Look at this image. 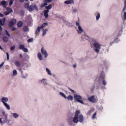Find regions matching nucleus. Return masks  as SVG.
Segmentation results:
<instances>
[{
    "label": "nucleus",
    "mask_w": 126,
    "mask_h": 126,
    "mask_svg": "<svg viewBox=\"0 0 126 126\" xmlns=\"http://www.w3.org/2000/svg\"><path fill=\"white\" fill-rule=\"evenodd\" d=\"M91 45L95 52L97 53H99V50L101 49V45L95 40H93Z\"/></svg>",
    "instance_id": "1"
},
{
    "label": "nucleus",
    "mask_w": 126,
    "mask_h": 126,
    "mask_svg": "<svg viewBox=\"0 0 126 126\" xmlns=\"http://www.w3.org/2000/svg\"><path fill=\"white\" fill-rule=\"evenodd\" d=\"M41 52L43 55H44L45 58H47L48 55V54L46 50L44 49L43 47H42L41 49Z\"/></svg>",
    "instance_id": "2"
},
{
    "label": "nucleus",
    "mask_w": 126,
    "mask_h": 126,
    "mask_svg": "<svg viewBox=\"0 0 126 126\" xmlns=\"http://www.w3.org/2000/svg\"><path fill=\"white\" fill-rule=\"evenodd\" d=\"M88 100L90 102L95 103L96 102V101L95 98H94V96L93 95L89 97L88 99Z\"/></svg>",
    "instance_id": "3"
},
{
    "label": "nucleus",
    "mask_w": 126,
    "mask_h": 126,
    "mask_svg": "<svg viewBox=\"0 0 126 126\" xmlns=\"http://www.w3.org/2000/svg\"><path fill=\"white\" fill-rule=\"evenodd\" d=\"M19 48L20 49L22 50L25 52H28V49L24 47L23 45H20L19 46Z\"/></svg>",
    "instance_id": "4"
},
{
    "label": "nucleus",
    "mask_w": 126,
    "mask_h": 126,
    "mask_svg": "<svg viewBox=\"0 0 126 126\" xmlns=\"http://www.w3.org/2000/svg\"><path fill=\"white\" fill-rule=\"evenodd\" d=\"M32 21V17L30 15L28 16L27 22L28 25L29 26L31 25Z\"/></svg>",
    "instance_id": "5"
},
{
    "label": "nucleus",
    "mask_w": 126,
    "mask_h": 126,
    "mask_svg": "<svg viewBox=\"0 0 126 126\" xmlns=\"http://www.w3.org/2000/svg\"><path fill=\"white\" fill-rule=\"evenodd\" d=\"M16 22V19L13 18L11 20L9 24V26L10 27H12L15 24Z\"/></svg>",
    "instance_id": "6"
},
{
    "label": "nucleus",
    "mask_w": 126,
    "mask_h": 126,
    "mask_svg": "<svg viewBox=\"0 0 126 126\" xmlns=\"http://www.w3.org/2000/svg\"><path fill=\"white\" fill-rule=\"evenodd\" d=\"M46 79H43L39 80L40 82L43 83L45 86H50V85L48 84L46 81Z\"/></svg>",
    "instance_id": "7"
},
{
    "label": "nucleus",
    "mask_w": 126,
    "mask_h": 126,
    "mask_svg": "<svg viewBox=\"0 0 126 126\" xmlns=\"http://www.w3.org/2000/svg\"><path fill=\"white\" fill-rule=\"evenodd\" d=\"M74 98L75 101H77V100L81 99L82 98L81 96L76 94H74Z\"/></svg>",
    "instance_id": "8"
},
{
    "label": "nucleus",
    "mask_w": 126,
    "mask_h": 126,
    "mask_svg": "<svg viewBox=\"0 0 126 126\" xmlns=\"http://www.w3.org/2000/svg\"><path fill=\"white\" fill-rule=\"evenodd\" d=\"M122 32V31H119V33H121ZM120 35H121L120 34H119V33L118 35L117 38L114 40V42H112L110 43V46H111L113 44V43L114 42L115 43H118V41H119L118 40V37L119 36H120Z\"/></svg>",
    "instance_id": "9"
},
{
    "label": "nucleus",
    "mask_w": 126,
    "mask_h": 126,
    "mask_svg": "<svg viewBox=\"0 0 126 126\" xmlns=\"http://www.w3.org/2000/svg\"><path fill=\"white\" fill-rule=\"evenodd\" d=\"M3 121L4 123H6L7 125H9L10 120L8 119V118H3Z\"/></svg>",
    "instance_id": "10"
},
{
    "label": "nucleus",
    "mask_w": 126,
    "mask_h": 126,
    "mask_svg": "<svg viewBox=\"0 0 126 126\" xmlns=\"http://www.w3.org/2000/svg\"><path fill=\"white\" fill-rule=\"evenodd\" d=\"M8 98L6 97H3L1 99V101L3 104L7 103L6 102L8 101Z\"/></svg>",
    "instance_id": "11"
},
{
    "label": "nucleus",
    "mask_w": 126,
    "mask_h": 126,
    "mask_svg": "<svg viewBox=\"0 0 126 126\" xmlns=\"http://www.w3.org/2000/svg\"><path fill=\"white\" fill-rule=\"evenodd\" d=\"M78 29L77 30L78 33V34H81L83 32V30L81 26L78 27Z\"/></svg>",
    "instance_id": "12"
},
{
    "label": "nucleus",
    "mask_w": 126,
    "mask_h": 126,
    "mask_svg": "<svg viewBox=\"0 0 126 126\" xmlns=\"http://www.w3.org/2000/svg\"><path fill=\"white\" fill-rule=\"evenodd\" d=\"M105 78V74L102 72L100 74V77L99 78V79L100 80H103Z\"/></svg>",
    "instance_id": "13"
},
{
    "label": "nucleus",
    "mask_w": 126,
    "mask_h": 126,
    "mask_svg": "<svg viewBox=\"0 0 126 126\" xmlns=\"http://www.w3.org/2000/svg\"><path fill=\"white\" fill-rule=\"evenodd\" d=\"M64 2L66 4H73L74 3V1L73 0H66L64 1Z\"/></svg>",
    "instance_id": "14"
},
{
    "label": "nucleus",
    "mask_w": 126,
    "mask_h": 126,
    "mask_svg": "<svg viewBox=\"0 0 126 126\" xmlns=\"http://www.w3.org/2000/svg\"><path fill=\"white\" fill-rule=\"evenodd\" d=\"M1 113L3 116L4 117L3 118H8V113L6 112L3 110H2Z\"/></svg>",
    "instance_id": "15"
},
{
    "label": "nucleus",
    "mask_w": 126,
    "mask_h": 126,
    "mask_svg": "<svg viewBox=\"0 0 126 126\" xmlns=\"http://www.w3.org/2000/svg\"><path fill=\"white\" fill-rule=\"evenodd\" d=\"M79 121L80 123H82L83 121V117L82 115L80 114L79 116Z\"/></svg>",
    "instance_id": "16"
},
{
    "label": "nucleus",
    "mask_w": 126,
    "mask_h": 126,
    "mask_svg": "<svg viewBox=\"0 0 126 126\" xmlns=\"http://www.w3.org/2000/svg\"><path fill=\"white\" fill-rule=\"evenodd\" d=\"M48 0H45L44 3L41 5V7H43L48 5V3H49Z\"/></svg>",
    "instance_id": "17"
},
{
    "label": "nucleus",
    "mask_w": 126,
    "mask_h": 126,
    "mask_svg": "<svg viewBox=\"0 0 126 126\" xmlns=\"http://www.w3.org/2000/svg\"><path fill=\"white\" fill-rule=\"evenodd\" d=\"M27 9L29 11L31 12L34 10V8L33 6L29 5L28 6Z\"/></svg>",
    "instance_id": "18"
},
{
    "label": "nucleus",
    "mask_w": 126,
    "mask_h": 126,
    "mask_svg": "<svg viewBox=\"0 0 126 126\" xmlns=\"http://www.w3.org/2000/svg\"><path fill=\"white\" fill-rule=\"evenodd\" d=\"M64 23H65L66 25L68 27H71L73 26V25L72 23H70L66 20L65 21Z\"/></svg>",
    "instance_id": "19"
},
{
    "label": "nucleus",
    "mask_w": 126,
    "mask_h": 126,
    "mask_svg": "<svg viewBox=\"0 0 126 126\" xmlns=\"http://www.w3.org/2000/svg\"><path fill=\"white\" fill-rule=\"evenodd\" d=\"M45 7L46 9L45 10L49 12V10L52 7V5L51 4H50L48 6H46Z\"/></svg>",
    "instance_id": "20"
},
{
    "label": "nucleus",
    "mask_w": 126,
    "mask_h": 126,
    "mask_svg": "<svg viewBox=\"0 0 126 126\" xmlns=\"http://www.w3.org/2000/svg\"><path fill=\"white\" fill-rule=\"evenodd\" d=\"M37 56L39 60L41 61L43 60L42 55L39 52L37 54Z\"/></svg>",
    "instance_id": "21"
},
{
    "label": "nucleus",
    "mask_w": 126,
    "mask_h": 126,
    "mask_svg": "<svg viewBox=\"0 0 126 126\" xmlns=\"http://www.w3.org/2000/svg\"><path fill=\"white\" fill-rule=\"evenodd\" d=\"M1 4L4 8H6L7 6L5 0H3L1 2Z\"/></svg>",
    "instance_id": "22"
},
{
    "label": "nucleus",
    "mask_w": 126,
    "mask_h": 126,
    "mask_svg": "<svg viewBox=\"0 0 126 126\" xmlns=\"http://www.w3.org/2000/svg\"><path fill=\"white\" fill-rule=\"evenodd\" d=\"M73 120L74 123H77L79 121L78 117L75 116L73 118Z\"/></svg>",
    "instance_id": "23"
},
{
    "label": "nucleus",
    "mask_w": 126,
    "mask_h": 126,
    "mask_svg": "<svg viewBox=\"0 0 126 126\" xmlns=\"http://www.w3.org/2000/svg\"><path fill=\"white\" fill-rule=\"evenodd\" d=\"M23 31L24 32H26L29 31V29L27 26H25L23 27Z\"/></svg>",
    "instance_id": "24"
},
{
    "label": "nucleus",
    "mask_w": 126,
    "mask_h": 126,
    "mask_svg": "<svg viewBox=\"0 0 126 126\" xmlns=\"http://www.w3.org/2000/svg\"><path fill=\"white\" fill-rule=\"evenodd\" d=\"M49 12L48 11L46 10H45L44 11V16L45 17L47 18L48 17V13Z\"/></svg>",
    "instance_id": "25"
},
{
    "label": "nucleus",
    "mask_w": 126,
    "mask_h": 126,
    "mask_svg": "<svg viewBox=\"0 0 126 126\" xmlns=\"http://www.w3.org/2000/svg\"><path fill=\"white\" fill-rule=\"evenodd\" d=\"M3 41L5 43L7 42L8 40V38L6 36H4L3 38Z\"/></svg>",
    "instance_id": "26"
},
{
    "label": "nucleus",
    "mask_w": 126,
    "mask_h": 126,
    "mask_svg": "<svg viewBox=\"0 0 126 126\" xmlns=\"http://www.w3.org/2000/svg\"><path fill=\"white\" fill-rule=\"evenodd\" d=\"M12 114L13 117L15 119L17 118L19 116V115L16 113H13Z\"/></svg>",
    "instance_id": "27"
},
{
    "label": "nucleus",
    "mask_w": 126,
    "mask_h": 126,
    "mask_svg": "<svg viewBox=\"0 0 126 126\" xmlns=\"http://www.w3.org/2000/svg\"><path fill=\"white\" fill-rule=\"evenodd\" d=\"M67 99L68 100L72 101L73 99V96L70 95H68L67 97Z\"/></svg>",
    "instance_id": "28"
},
{
    "label": "nucleus",
    "mask_w": 126,
    "mask_h": 126,
    "mask_svg": "<svg viewBox=\"0 0 126 126\" xmlns=\"http://www.w3.org/2000/svg\"><path fill=\"white\" fill-rule=\"evenodd\" d=\"M23 23L21 21H19L17 23V25L18 27H20L22 26Z\"/></svg>",
    "instance_id": "29"
},
{
    "label": "nucleus",
    "mask_w": 126,
    "mask_h": 126,
    "mask_svg": "<svg viewBox=\"0 0 126 126\" xmlns=\"http://www.w3.org/2000/svg\"><path fill=\"white\" fill-rule=\"evenodd\" d=\"M88 37L86 35H84L81 37V40L84 41L85 39H88Z\"/></svg>",
    "instance_id": "30"
},
{
    "label": "nucleus",
    "mask_w": 126,
    "mask_h": 126,
    "mask_svg": "<svg viewBox=\"0 0 126 126\" xmlns=\"http://www.w3.org/2000/svg\"><path fill=\"white\" fill-rule=\"evenodd\" d=\"M46 71L47 73L50 76H51L52 75V74L51 73L50 71L49 70V69L48 68H47L46 69Z\"/></svg>",
    "instance_id": "31"
},
{
    "label": "nucleus",
    "mask_w": 126,
    "mask_h": 126,
    "mask_svg": "<svg viewBox=\"0 0 126 126\" xmlns=\"http://www.w3.org/2000/svg\"><path fill=\"white\" fill-rule=\"evenodd\" d=\"M21 73L22 74V77L23 78H26L28 76V74L27 73L25 74V75H24L23 74V72L22 71L21 72Z\"/></svg>",
    "instance_id": "32"
},
{
    "label": "nucleus",
    "mask_w": 126,
    "mask_h": 126,
    "mask_svg": "<svg viewBox=\"0 0 126 126\" xmlns=\"http://www.w3.org/2000/svg\"><path fill=\"white\" fill-rule=\"evenodd\" d=\"M59 94L64 98L66 99L67 97H66L65 94L61 92H60L59 93Z\"/></svg>",
    "instance_id": "33"
},
{
    "label": "nucleus",
    "mask_w": 126,
    "mask_h": 126,
    "mask_svg": "<svg viewBox=\"0 0 126 126\" xmlns=\"http://www.w3.org/2000/svg\"><path fill=\"white\" fill-rule=\"evenodd\" d=\"M126 9V0H124V6L123 9V12H124Z\"/></svg>",
    "instance_id": "34"
},
{
    "label": "nucleus",
    "mask_w": 126,
    "mask_h": 126,
    "mask_svg": "<svg viewBox=\"0 0 126 126\" xmlns=\"http://www.w3.org/2000/svg\"><path fill=\"white\" fill-rule=\"evenodd\" d=\"M80 113V111L78 110H77L76 111L75 113V116L78 117L79 116V115Z\"/></svg>",
    "instance_id": "35"
},
{
    "label": "nucleus",
    "mask_w": 126,
    "mask_h": 126,
    "mask_svg": "<svg viewBox=\"0 0 126 126\" xmlns=\"http://www.w3.org/2000/svg\"><path fill=\"white\" fill-rule=\"evenodd\" d=\"M48 31V30L46 29L43 31V32L42 36H45L46 33V32Z\"/></svg>",
    "instance_id": "36"
},
{
    "label": "nucleus",
    "mask_w": 126,
    "mask_h": 126,
    "mask_svg": "<svg viewBox=\"0 0 126 126\" xmlns=\"http://www.w3.org/2000/svg\"><path fill=\"white\" fill-rule=\"evenodd\" d=\"M4 105L8 110H9L10 109V106L8 105L7 103L4 104Z\"/></svg>",
    "instance_id": "37"
},
{
    "label": "nucleus",
    "mask_w": 126,
    "mask_h": 126,
    "mask_svg": "<svg viewBox=\"0 0 126 126\" xmlns=\"http://www.w3.org/2000/svg\"><path fill=\"white\" fill-rule=\"evenodd\" d=\"M41 29L40 28V27H38L36 31H35V33L36 34H37L38 33H39L40 32V31Z\"/></svg>",
    "instance_id": "38"
},
{
    "label": "nucleus",
    "mask_w": 126,
    "mask_h": 126,
    "mask_svg": "<svg viewBox=\"0 0 126 126\" xmlns=\"http://www.w3.org/2000/svg\"><path fill=\"white\" fill-rule=\"evenodd\" d=\"M6 8L7 10L9 12H13V11L11 8H10L8 7H6Z\"/></svg>",
    "instance_id": "39"
},
{
    "label": "nucleus",
    "mask_w": 126,
    "mask_h": 126,
    "mask_svg": "<svg viewBox=\"0 0 126 126\" xmlns=\"http://www.w3.org/2000/svg\"><path fill=\"white\" fill-rule=\"evenodd\" d=\"M17 72L16 70H14L13 71V75L14 76H16L17 75Z\"/></svg>",
    "instance_id": "40"
},
{
    "label": "nucleus",
    "mask_w": 126,
    "mask_h": 126,
    "mask_svg": "<svg viewBox=\"0 0 126 126\" xmlns=\"http://www.w3.org/2000/svg\"><path fill=\"white\" fill-rule=\"evenodd\" d=\"M122 19L123 20H126V12H124L123 16L122 18Z\"/></svg>",
    "instance_id": "41"
},
{
    "label": "nucleus",
    "mask_w": 126,
    "mask_h": 126,
    "mask_svg": "<svg viewBox=\"0 0 126 126\" xmlns=\"http://www.w3.org/2000/svg\"><path fill=\"white\" fill-rule=\"evenodd\" d=\"M15 65L17 66H19L20 65V62L18 61H16L15 63Z\"/></svg>",
    "instance_id": "42"
},
{
    "label": "nucleus",
    "mask_w": 126,
    "mask_h": 126,
    "mask_svg": "<svg viewBox=\"0 0 126 126\" xmlns=\"http://www.w3.org/2000/svg\"><path fill=\"white\" fill-rule=\"evenodd\" d=\"M15 45L11 46L10 47V49L11 51H13L15 50Z\"/></svg>",
    "instance_id": "43"
},
{
    "label": "nucleus",
    "mask_w": 126,
    "mask_h": 126,
    "mask_svg": "<svg viewBox=\"0 0 126 126\" xmlns=\"http://www.w3.org/2000/svg\"><path fill=\"white\" fill-rule=\"evenodd\" d=\"M100 14L98 13L96 17V19L97 20H98L99 18L100 17Z\"/></svg>",
    "instance_id": "44"
},
{
    "label": "nucleus",
    "mask_w": 126,
    "mask_h": 126,
    "mask_svg": "<svg viewBox=\"0 0 126 126\" xmlns=\"http://www.w3.org/2000/svg\"><path fill=\"white\" fill-rule=\"evenodd\" d=\"M44 24H46V25H48V23H44L42 25H41L40 26H39L40 27V29H42L44 28Z\"/></svg>",
    "instance_id": "45"
},
{
    "label": "nucleus",
    "mask_w": 126,
    "mask_h": 126,
    "mask_svg": "<svg viewBox=\"0 0 126 126\" xmlns=\"http://www.w3.org/2000/svg\"><path fill=\"white\" fill-rule=\"evenodd\" d=\"M5 32L6 35L8 37H10V35L9 32L6 30H5Z\"/></svg>",
    "instance_id": "46"
},
{
    "label": "nucleus",
    "mask_w": 126,
    "mask_h": 126,
    "mask_svg": "<svg viewBox=\"0 0 126 126\" xmlns=\"http://www.w3.org/2000/svg\"><path fill=\"white\" fill-rule=\"evenodd\" d=\"M77 101L79 102L82 104H83L84 103V102L83 101H82V100H77Z\"/></svg>",
    "instance_id": "47"
},
{
    "label": "nucleus",
    "mask_w": 126,
    "mask_h": 126,
    "mask_svg": "<svg viewBox=\"0 0 126 126\" xmlns=\"http://www.w3.org/2000/svg\"><path fill=\"white\" fill-rule=\"evenodd\" d=\"M60 19L62 20L64 22H65V21L66 20L65 19V18L63 16L60 17Z\"/></svg>",
    "instance_id": "48"
},
{
    "label": "nucleus",
    "mask_w": 126,
    "mask_h": 126,
    "mask_svg": "<svg viewBox=\"0 0 126 126\" xmlns=\"http://www.w3.org/2000/svg\"><path fill=\"white\" fill-rule=\"evenodd\" d=\"M6 55H7V60H8L9 59V54L7 52L6 53Z\"/></svg>",
    "instance_id": "49"
},
{
    "label": "nucleus",
    "mask_w": 126,
    "mask_h": 126,
    "mask_svg": "<svg viewBox=\"0 0 126 126\" xmlns=\"http://www.w3.org/2000/svg\"><path fill=\"white\" fill-rule=\"evenodd\" d=\"M10 13L9 12L6 11L4 13V14L6 16H7Z\"/></svg>",
    "instance_id": "50"
},
{
    "label": "nucleus",
    "mask_w": 126,
    "mask_h": 126,
    "mask_svg": "<svg viewBox=\"0 0 126 126\" xmlns=\"http://www.w3.org/2000/svg\"><path fill=\"white\" fill-rule=\"evenodd\" d=\"M33 6L34 8V9H35L36 11H37L38 10V7L37 6L35 5Z\"/></svg>",
    "instance_id": "51"
},
{
    "label": "nucleus",
    "mask_w": 126,
    "mask_h": 126,
    "mask_svg": "<svg viewBox=\"0 0 126 126\" xmlns=\"http://www.w3.org/2000/svg\"><path fill=\"white\" fill-rule=\"evenodd\" d=\"M33 41V38H31L30 39H29L28 40V42H32Z\"/></svg>",
    "instance_id": "52"
},
{
    "label": "nucleus",
    "mask_w": 126,
    "mask_h": 126,
    "mask_svg": "<svg viewBox=\"0 0 126 126\" xmlns=\"http://www.w3.org/2000/svg\"><path fill=\"white\" fill-rule=\"evenodd\" d=\"M96 115V112H95L93 115L92 117V118L93 119H94L95 117V116Z\"/></svg>",
    "instance_id": "53"
},
{
    "label": "nucleus",
    "mask_w": 126,
    "mask_h": 126,
    "mask_svg": "<svg viewBox=\"0 0 126 126\" xmlns=\"http://www.w3.org/2000/svg\"><path fill=\"white\" fill-rule=\"evenodd\" d=\"M77 11V10L76 9H73L72 12L74 13H76Z\"/></svg>",
    "instance_id": "54"
},
{
    "label": "nucleus",
    "mask_w": 126,
    "mask_h": 126,
    "mask_svg": "<svg viewBox=\"0 0 126 126\" xmlns=\"http://www.w3.org/2000/svg\"><path fill=\"white\" fill-rule=\"evenodd\" d=\"M103 84L105 85L106 84V82L105 80H103L102 81Z\"/></svg>",
    "instance_id": "55"
},
{
    "label": "nucleus",
    "mask_w": 126,
    "mask_h": 126,
    "mask_svg": "<svg viewBox=\"0 0 126 126\" xmlns=\"http://www.w3.org/2000/svg\"><path fill=\"white\" fill-rule=\"evenodd\" d=\"M13 0H11L9 2V4L10 5H11L13 3Z\"/></svg>",
    "instance_id": "56"
},
{
    "label": "nucleus",
    "mask_w": 126,
    "mask_h": 126,
    "mask_svg": "<svg viewBox=\"0 0 126 126\" xmlns=\"http://www.w3.org/2000/svg\"><path fill=\"white\" fill-rule=\"evenodd\" d=\"M1 20H2V22L4 24V23L6 21L5 18H3Z\"/></svg>",
    "instance_id": "57"
},
{
    "label": "nucleus",
    "mask_w": 126,
    "mask_h": 126,
    "mask_svg": "<svg viewBox=\"0 0 126 126\" xmlns=\"http://www.w3.org/2000/svg\"><path fill=\"white\" fill-rule=\"evenodd\" d=\"M0 25H4V24L2 22V20L0 19Z\"/></svg>",
    "instance_id": "58"
},
{
    "label": "nucleus",
    "mask_w": 126,
    "mask_h": 126,
    "mask_svg": "<svg viewBox=\"0 0 126 126\" xmlns=\"http://www.w3.org/2000/svg\"><path fill=\"white\" fill-rule=\"evenodd\" d=\"M76 25L77 26H78V27L79 26H80L79 25V23L77 21L76 22Z\"/></svg>",
    "instance_id": "59"
},
{
    "label": "nucleus",
    "mask_w": 126,
    "mask_h": 126,
    "mask_svg": "<svg viewBox=\"0 0 126 126\" xmlns=\"http://www.w3.org/2000/svg\"><path fill=\"white\" fill-rule=\"evenodd\" d=\"M16 27H13L12 28V31H13L15 30H16Z\"/></svg>",
    "instance_id": "60"
},
{
    "label": "nucleus",
    "mask_w": 126,
    "mask_h": 126,
    "mask_svg": "<svg viewBox=\"0 0 126 126\" xmlns=\"http://www.w3.org/2000/svg\"><path fill=\"white\" fill-rule=\"evenodd\" d=\"M91 110H89L88 111L87 114H88L89 115H91Z\"/></svg>",
    "instance_id": "61"
},
{
    "label": "nucleus",
    "mask_w": 126,
    "mask_h": 126,
    "mask_svg": "<svg viewBox=\"0 0 126 126\" xmlns=\"http://www.w3.org/2000/svg\"><path fill=\"white\" fill-rule=\"evenodd\" d=\"M4 63V62H3L0 64V68L3 65Z\"/></svg>",
    "instance_id": "62"
},
{
    "label": "nucleus",
    "mask_w": 126,
    "mask_h": 126,
    "mask_svg": "<svg viewBox=\"0 0 126 126\" xmlns=\"http://www.w3.org/2000/svg\"><path fill=\"white\" fill-rule=\"evenodd\" d=\"M4 16V15L1 14V13H0V17H2Z\"/></svg>",
    "instance_id": "63"
},
{
    "label": "nucleus",
    "mask_w": 126,
    "mask_h": 126,
    "mask_svg": "<svg viewBox=\"0 0 126 126\" xmlns=\"http://www.w3.org/2000/svg\"><path fill=\"white\" fill-rule=\"evenodd\" d=\"M73 67L74 68H75L76 67L77 65L76 64H74L73 65Z\"/></svg>",
    "instance_id": "64"
}]
</instances>
